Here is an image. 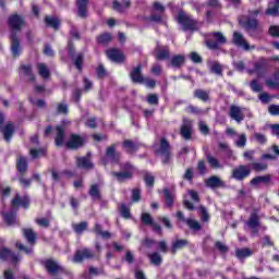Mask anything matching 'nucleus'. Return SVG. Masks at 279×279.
I'll return each mask as SVG.
<instances>
[{
    "instance_id": "obj_43",
    "label": "nucleus",
    "mask_w": 279,
    "mask_h": 279,
    "mask_svg": "<svg viewBox=\"0 0 279 279\" xmlns=\"http://www.w3.org/2000/svg\"><path fill=\"white\" fill-rule=\"evenodd\" d=\"M182 64H184V56L177 54L171 58V65L174 68H180Z\"/></svg>"
},
{
    "instance_id": "obj_10",
    "label": "nucleus",
    "mask_w": 279,
    "mask_h": 279,
    "mask_svg": "<svg viewBox=\"0 0 279 279\" xmlns=\"http://www.w3.org/2000/svg\"><path fill=\"white\" fill-rule=\"evenodd\" d=\"M229 117L236 121V123H241L243 119H245V114L243 113V108L232 105L229 109Z\"/></svg>"
},
{
    "instance_id": "obj_12",
    "label": "nucleus",
    "mask_w": 279,
    "mask_h": 279,
    "mask_svg": "<svg viewBox=\"0 0 279 279\" xmlns=\"http://www.w3.org/2000/svg\"><path fill=\"white\" fill-rule=\"evenodd\" d=\"M46 269L52 276H56L59 271H64V268L56 259L46 260Z\"/></svg>"
},
{
    "instance_id": "obj_45",
    "label": "nucleus",
    "mask_w": 279,
    "mask_h": 279,
    "mask_svg": "<svg viewBox=\"0 0 279 279\" xmlns=\"http://www.w3.org/2000/svg\"><path fill=\"white\" fill-rule=\"evenodd\" d=\"M123 145L129 154H134V151L138 149V146L134 142L129 140L124 141Z\"/></svg>"
},
{
    "instance_id": "obj_64",
    "label": "nucleus",
    "mask_w": 279,
    "mask_h": 279,
    "mask_svg": "<svg viewBox=\"0 0 279 279\" xmlns=\"http://www.w3.org/2000/svg\"><path fill=\"white\" fill-rule=\"evenodd\" d=\"M144 180L147 186H154V175L151 173H146Z\"/></svg>"
},
{
    "instance_id": "obj_38",
    "label": "nucleus",
    "mask_w": 279,
    "mask_h": 279,
    "mask_svg": "<svg viewBox=\"0 0 279 279\" xmlns=\"http://www.w3.org/2000/svg\"><path fill=\"white\" fill-rule=\"evenodd\" d=\"M17 171L19 173H25L27 171V159L25 157L17 158Z\"/></svg>"
},
{
    "instance_id": "obj_6",
    "label": "nucleus",
    "mask_w": 279,
    "mask_h": 279,
    "mask_svg": "<svg viewBox=\"0 0 279 279\" xmlns=\"http://www.w3.org/2000/svg\"><path fill=\"white\" fill-rule=\"evenodd\" d=\"M8 23L12 32H21V29L23 28V25H25V20L23 19V16L14 14L9 17Z\"/></svg>"
},
{
    "instance_id": "obj_59",
    "label": "nucleus",
    "mask_w": 279,
    "mask_h": 279,
    "mask_svg": "<svg viewBox=\"0 0 279 279\" xmlns=\"http://www.w3.org/2000/svg\"><path fill=\"white\" fill-rule=\"evenodd\" d=\"M147 102L150 104V106H158V95L156 94L148 95Z\"/></svg>"
},
{
    "instance_id": "obj_47",
    "label": "nucleus",
    "mask_w": 279,
    "mask_h": 279,
    "mask_svg": "<svg viewBox=\"0 0 279 279\" xmlns=\"http://www.w3.org/2000/svg\"><path fill=\"white\" fill-rule=\"evenodd\" d=\"M110 40H112V35H110L109 33H104L97 38V41L99 43V45H108Z\"/></svg>"
},
{
    "instance_id": "obj_2",
    "label": "nucleus",
    "mask_w": 279,
    "mask_h": 279,
    "mask_svg": "<svg viewBox=\"0 0 279 279\" xmlns=\"http://www.w3.org/2000/svg\"><path fill=\"white\" fill-rule=\"evenodd\" d=\"M246 226H248L253 236H256L259 230H267V228L260 226V220L256 213L251 214V217L246 221Z\"/></svg>"
},
{
    "instance_id": "obj_22",
    "label": "nucleus",
    "mask_w": 279,
    "mask_h": 279,
    "mask_svg": "<svg viewBox=\"0 0 279 279\" xmlns=\"http://www.w3.org/2000/svg\"><path fill=\"white\" fill-rule=\"evenodd\" d=\"M143 66L142 65H137L135 69L132 70L131 72V80L132 82H134L135 84H141V82H143V74L141 73Z\"/></svg>"
},
{
    "instance_id": "obj_37",
    "label": "nucleus",
    "mask_w": 279,
    "mask_h": 279,
    "mask_svg": "<svg viewBox=\"0 0 279 279\" xmlns=\"http://www.w3.org/2000/svg\"><path fill=\"white\" fill-rule=\"evenodd\" d=\"M37 69H38V73L39 75L44 78L47 80L49 78V68H47V65L45 63H39L37 64Z\"/></svg>"
},
{
    "instance_id": "obj_27",
    "label": "nucleus",
    "mask_w": 279,
    "mask_h": 279,
    "mask_svg": "<svg viewBox=\"0 0 279 279\" xmlns=\"http://www.w3.org/2000/svg\"><path fill=\"white\" fill-rule=\"evenodd\" d=\"M269 182H271V174L255 177L252 179L251 184H253V186H258V184H269Z\"/></svg>"
},
{
    "instance_id": "obj_21",
    "label": "nucleus",
    "mask_w": 279,
    "mask_h": 279,
    "mask_svg": "<svg viewBox=\"0 0 279 279\" xmlns=\"http://www.w3.org/2000/svg\"><path fill=\"white\" fill-rule=\"evenodd\" d=\"M265 66H267V59L262 58L258 62L255 63L254 70H248V73H257L258 77H263Z\"/></svg>"
},
{
    "instance_id": "obj_13",
    "label": "nucleus",
    "mask_w": 279,
    "mask_h": 279,
    "mask_svg": "<svg viewBox=\"0 0 279 279\" xmlns=\"http://www.w3.org/2000/svg\"><path fill=\"white\" fill-rule=\"evenodd\" d=\"M247 175H250V169L247 166H239L232 171V178L234 180H244V178H247Z\"/></svg>"
},
{
    "instance_id": "obj_35",
    "label": "nucleus",
    "mask_w": 279,
    "mask_h": 279,
    "mask_svg": "<svg viewBox=\"0 0 279 279\" xmlns=\"http://www.w3.org/2000/svg\"><path fill=\"white\" fill-rule=\"evenodd\" d=\"M23 234L31 245H34V243H36V233H34V230L24 229Z\"/></svg>"
},
{
    "instance_id": "obj_46",
    "label": "nucleus",
    "mask_w": 279,
    "mask_h": 279,
    "mask_svg": "<svg viewBox=\"0 0 279 279\" xmlns=\"http://www.w3.org/2000/svg\"><path fill=\"white\" fill-rule=\"evenodd\" d=\"M148 258L150 259V263L153 265H160L162 263V256L159 255V253H151L148 254Z\"/></svg>"
},
{
    "instance_id": "obj_15",
    "label": "nucleus",
    "mask_w": 279,
    "mask_h": 279,
    "mask_svg": "<svg viewBox=\"0 0 279 279\" xmlns=\"http://www.w3.org/2000/svg\"><path fill=\"white\" fill-rule=\"evenodd\" d=\"M214 38L216 41H207V47L209 49H219V45H226V37L221 33H214Z\"/></svg>"
},
{
    "instance_id": "obj_11",
    "label": "nucleus",
    "mask_w": 279,
    "mask_h": 279,
    "mask_svg": "<svg viewBox=\"0 0 279 279\" xmlns=\"http://www.w3.org/2000/svg\"><path fill=\"white\" fill-rule=\"evenodd\" d=\"M107 56L111 62H117L118 64L125 62V54H123L119 49L112 48L107 50Z\"/></svg>"
},
{
    "instance_id": "obj_1",
    "label": "nucleus",
    "mask_w": 279,
    "mask_h": 279,
    "mask_svg": "<svg viewBox=\"0 0 279 279\" xmlns=\"http://www.w3.org/2000/svg\"><path fill=\"white\" fill-rule=\"evenodd\" d=\"M177 21L181 24L184 32H195V29H197V21L193 20V17L184 11L179 12Z\"/></svg>"
},
{
    "instance_id": "obj_53",
    "label": "nucleus",
    "mask_w": 279,
    "mask_h": 279,
    "mask_svg": "<svg viewBox=\"0 0 279 279\" xmlns=\"http://www.w3.org/2000/svg\"><path fill=\"white\" fill-rule=\"evenodd\" d=\"M142 223H144L145 226H151L154 223L151 215L147 213L142 214Z\"/></svg>"
},
{
    "instance_id": "obj_18",
    "label": "nucleus",
    "mask_w": 279,
    "mask_h": 279,
    "mask_svg": "<svg viewBox=\"0 0 279 279\" xmlns=\"http://www.w3.org/2000/svg\"><path fill=\"white\" fill-rule=\"evenodd\" d=\"M266 86L272 90H278L279 88V70H276L274 74L266 80Z\"/></svg>"
},
{
    "instance_id": "obj_63",
    "label": "nucleus",
    "mask_w": 279,
    "mask_h": 279,
    "mask_svg": "<svg viewBox=\"0 0 279 279\" xmlns=\"http://www.w3.org/2000/svg\"><path fill=\"white\" fill-rule=\"evenodd\" d=\"M268 112H270L274 117H278L279 114V105H270L268 108Z\"/></svg>"
},
{
    "instance_id": "obj_49",
    "label": "nucleus",
    "mask_w": 279,
    "mask_h": 279,
    "mask_svg": "<svg viewBox=\"0 0 279 279\" xmlns=\"http://www.w3.org/2000/svg\"><path fill=\"white\" fill-rule=\"evenodd\" d=\"M163 195L166 199V206L171 207L173 205V194H171L168 189H165Z\"/></svg>"
},
{
    "instance_id": "obj_30",
    "label": "nucleus",
    "mask_w": 279,
    "mask_h": 279,
    "mask_svg": "<svg viewBox=\"0 0 279 279\" xmlns=\"http://www.w3.org/2000/svg\"><path fill=\"white\" fill-rule=\"evenodd\" d=\"M158 154L166 158V162L167 160H169V142H167V140L161 138V144Z\"/></svg>"
},
{
    "instance_id": "obj_44",
    "label": "nucleus",
    "mask_w": 279,
    "mask_h": 279,
    "mask_svg": "<svg viewBox=\"0 0 279 279\" xmlns=\"http://www.w3.org/2000/svg\"><path fill=\"white\" fill-rule=\"evenodd\" d=\"M169 59V47H163L157 50V60Z\"/></svg>"
},
{
    "instance_id": "obj_39",
    "label": "nucleus",
    "mask_w": 279,
    "mask_h": 279,
    "mask_svg": "<svg viewBox=\"0 0 279 279\" xmlns=\"http://www.w3.org/2000/svg\"><path fill=\"white\" fill-rule=\"evenodd\" d=\"M64 143V129L57 126L56 145L60 147Z\"/></svg>"
},
{
    "instance_id": "obj_14",
    "label": "nucleus",
    "mask_w": 279,
    "mask_h": 279,
    "mask_svg": "<svg viewBox=\"0 0 279 279\" xmlns=\"http://www.w3.org/2000/svg\"><path fill=\"white\" fill-rule=\"evenodd\" d=\"M21 51H23V48L21 47V41L16 37V35L11 36V53L13 58H19L21 56Z\"/></svg>"
},
{
    "instance_id": "obj_24",
    "label": "nucleus",
    "mask_w": 279,
    "mask_h": 279,
    "mask_svg": "<svg viewBox=\"0 0 279 279\" xmlns=\"http://www.w3.org/2000/svg\"><path fill=\"white\" fill-rule=\"evenodd\" d=\"M240 25H242V27H245V29H256V27H258V21L254 19L245 20V17H242L240 19Z\"/></svg>"
},
{
    "instance_id": "obj_61",
    "label": "nucleus",
    "mask_w": 279,
    "mask_h": 279,
    "mask_svg": "<svg viewBox=\"0 0 279 279\" xmlns=\"http://www.w3.org/2000/svg\"><path fill=\"white\" fill-rule=\"evenodd\" d=\"M211 73H215L216 75H221V65L219 63H214L210 66Z\"/></svg>"
},
{
    "instance_id": "obj_5",
    "label": "nucleus",
    "mask_w": 279,
    "mask_h": 279,
    "mask_svg": "<svg viewBox=\"0 0 279 279\" xmlns=\"http://www.w3.org/2000/svg\"><path fill=\"white\" fill-rule=\"evenodd\" d=\"M233 45L243 49L244 51H250V49H254V46H250L243 34L239 32L233 33Z\"/></svg>"
},
{
    "instance_id": "obj_41",
    "label": "nucleus",
    "mask_w": 279,
    "mask_h": 279,
    "mask_svg": "<svg viewBox=\"0 0 279 279\" xmlns=\"http://www.w3.org/2000/svg\"><path fill=\"white\" fill-rule=\"evenodd\" d=\"M201 221H204L205 223H208L210 221V215L208 214V210L204 206H199L198 208Z\"/></svg>"
},
{
    "instance_id": "obj_62",
    "label": "nucleus",
    "mask_w": 279,
    "mask_h": 279,
    "mask_svg": "<svg viewBox=\"0 0 279 279\" xmlns=\"http://www.w3.org/2000/svg\"><path fill=\"white\" fill-rule=\"evenodd\" d=\"M190 60H192V62H194L195 64H199L202 62V57L197 54V52H192L190 54Z\"/></svg>"
},
{
    "instance_id": "obj_40",
    "label": "nucleus",
    "mask_w": 279,
    "mask_h": 279,
    "mask_svg": "<svg viewBox=\"0 0 279 279\" xmlns=\"http://www.w3.org/2000/svg\"><path fill=\"white\" fill-rule=\"evenodd\" d=\"M94 232L97 236H101L102 239H110L111 236L110 232L101 230V225L99 223H96Z\"/></svg>"
},
{
    "instance_id": "obj_4",
    "label": "nucleus",
    "mask_w": 279,
    "mask_h": 279,
    "mask_svg": "<svg viewBox=\"0 0 279 279\" xmlns=\"http://www.w3.org/2000/svg\"><path fill=\"white\" fill-rule=\"evenodd\" d=\"M165 10L166 8L162 3L154 2L150 21H154V23H162V14H165Z\"/></svg>"
},
{
    "instance_id": "obj_32",
    "label": "nucleus",
    "mask_w": 279,
    "mask_h": 279,
    "mask_svg": "<svg viewBox=\"0 0 279 279\" xmlns=\"http://www.w3.org/2000/svg\"><path fill=\"white\" fill-rule=\"evenodd\" d=\"M234 145L240 148L245 147L247 145V135L245 133L238 134L236 138H234Z\"/></svg>"
},
{
    "instance_id": "obj_55",
    "label": "nucleus",
    "mask_w": 279,
    "mask_h": 279,
    "mask_svg": "<svg viewBox=\"0 0 279 279\" xmlns=\"http://www.w3.org/2000/svg\"><path fill=\"white\" fill-rule=\"evenodd\" d=\"M251 89L253 90V93H260V90H263V86L260 85V83H258L257 80H253L251 82Z\"/></svg>"
},
{
    "instance_id": "obj_57",
    "label": "nucleus",
    "mask_w": 279,
    "mask_h": 279,
    "mask_svg": "<svg viewBox=\"0 0 279 279\" xmlns=\"http://www.w3.org/2000/svg\"><path fill=\"white\" fill-rule=\"evenodd\" d=\"M57 112H58L59 114H68V112H69V106H66V104H63V102L59 104V105L57 106Z\"/></svg>"
},
{
    "instance_id": "obj_3",
    "label": "nucleus",
    "mask_w": 279,
    "mask_h": 279,
    "mask_svg": "<svg viewBox=\"0 0 279 279\" xmlns=\"http://www.w3.org/2000/svg\"><path fill=\"white\" fill-rule=\"evenodd\" d=\"M134 171V167L130 163H124L121 167V172H113V175L117 178L118 182H125V180H130L132 178V173Z\"/></svg>"
},
{
    "instance_id": "obj_52",
    "label": "nucleus",
    "mask_w": 279,
    "mask_h": 279,
    "mask_svg": "<svg viewBox=\"0 0 279 279\" xmlns=\"http://www.w3.org/2000/svg\"><path fill=\"white\" fill-rule=\"evenodd\" d=\"M184 245H186V240H177L172 244V252H173V254H175V252H178V250H181V247H184Z\"/></svg>"
},
{
    "instance_id": "obj_60",
    "label": "nucleus",
    "mask_w": 279,
    "mask_h": 279,
    "mask_svg": "<svg viewBox=\"0 0 279 279\" xmlns=\"http://www.w3.org/2000/svg\"><path fill=\"white\" fill-rule=\"evenodd\" d=\"M22 71L24 75H28L32 82H34V75H32V65H22Z\"/></svg>"
},
{
    "instance_id": "obj_31",
    "label": "nucleus",
    "mask_w": 279,
    "mask_h": 279,
    "mask_svg": "<svg viewBox=\"0 0 279 279\" xmlns=\"http://www.w3.org/2000/svg\"><path fill=\"white\" fill-rule=\"evenodd\" d=\"M46 25L48 27H52V29H59L60 27V20L57 16H46Z\"/></svg>"
},
{
    "instance_id": "obj_29",
    "label": "nucleus",
    "mask_w": 279,
    "mask_h": 279,
    "mask_svg": "<svg viewBox=\"0 0 279 279\" xmlns=\"http://www.w3.org/2000/svg\"><path fill=\"white\" fill-rule=\"evenodd\" d=\"M112 7L116 12H125V10L130 9V0H125L124 2L114 0Z\"/></svg>"
},
{
    "instance_id": "obj_28",
    "label": "nucleus",
    "mask_w": 279,
    "mask_h": 279,
    "mask_svg": "<svg viewBox=\"0 0 279 279\" xmlns=\"http://www.w3.org/2000/svg\"><path fill=\"white\" fill-rule=\"evenodd\" d=\"M76 163L81 169H93V162H90L89 157H78Z\"/></svg>"
},
{
    "instance_id": "obj_50",
    "label": "nucleus",
    "mask_w": 279,
    "mask_h": 279,
    "mask_svg": "<svg viewBox=\"0 0 279 279\" xmlns=\"http://www.w3.org/2000/svg\"><path fill=\"white\" fill-rule=\"evenodd\" d=\"M194 95L195 97H197V99H201L202 101H208V93L206 90L196 89Z\"/></svg>"
},
{
    "instance_id": "obj_9",
    "label": "nucleus",
    "mask_w": 279,
    "mask_h": 279,
    "mask_svg": "<svg viewBox=\"0 0 279 279\" xmlns=\"http://www.w3.org/2000/svg\"><path fill=\"white\" fill-rule=\"evenodd\" d=\"M0 260H11L14 265L21 260V257L16 254L12 253L9 248L1 247L0 248Z\"/></svg>"
},
{
    "instance_id": "obj_26",
    "label": "nucleus",
    "mask_w": 279,
    "mask_h": 279,
    "mask_svg": "<svg viewBox=\"0 0 279 279\" xmlns=\"http://www.w3.org/2000/svg\"><path fill=\"white\" fill-rule=\"evenodd\" d=\"M107 158H110L112 162H119V159L121 158V154L117 153L116 145L107 148Z\"/></svg>"
},
{
    "instance_id": "obj_8",
    "label": "nucleus",
    "mask_w": 279,
    "mask_h": 279,
    "mask_svg": "<svg viewBox=\"0 0 279 279\" xmlns=\"http://www.w3.org/2000/svg\"><path fill=\"white\" fill-rule=\"evenodd\" d=\"M93 256H95V254L90 248H82L76 251L72 260L73 263H82L84 260H88V258H93Z\"/></svg>"
},
{
    "instance_id": "obj_36",
    "label": "nucleus",
    "mask_w": 279,
    "mask_h": 279,
    "mask_svg": "<svg viewBox=\"0 0 279 279\" xmlns=\"http://www.w3.org/2000/svg\"><path fill=\"white\" fill-rule=\"evenodd\" d=\"M186 226H189L190 230H193L194 232H198V230H202V225L195 219L187 218L185 220Z\"/></svg>"
},
{
    "instance_id": "obj_23",
    "label": "nucleus",
    "mask_w": 279,
    "mask_h": 279,
    "mask_svg": "<svg viewBox=\"0 0 279 279\" xmlns=\"http://www.w3.org/2000/svg\"><path fill=\"white\" fill-rule=\"evenodd\" d=\"M206 186L209 189H219V186H223V181L219 179V177L214 175L206 180L205 182Z\"/></svg>"
},
{
    "instance_id": "obj_16",
    "label": "nucleus",
    "mask_w": 279,
    "mask_h": 279,
    "mask_svg": "<svg viewBox=\"0 0 279 279\" xmlns=\"http://www.w3.org/2000/svg\"><path fill=\"white\" fill-rule=\"evenodd\" d=\"M85 141L80 135H71L70 140L68 141V147L69 149H78V147H82L84 145Z\"/></svg>"
},
{
    "instance_id": "obj_58",
    "label": "nucleus",
    "mask_w": 279,
    "mask_h": 279,
    "mask_svg": "<svg viewBox=\"0 0 279 279\" xmlns=\"http://www.w3.org/2000/svg\"><path fill=\"white\" fill-rule=\"evenodd\" d=\"M82 62H84V54L80 53L77 57L74 59V64L78 71H82Z\"/></svg>"
},
{
    "instance_id": "obj_7",
    "label": "nucleus",
    "mask_w": 279,
    "mask_h": 279,
    "mask_svg": "<svg viewBox=\"0 0 279 279\" xmlns=\"http://www.w3.org/2000/svg\"><path fill=\"white\" fill-rule=\"evenodd\" d=\"M3 121H5V117L3 113H0V132H2L5 141H10V138H12V134H14V125L12 123H8L3 128Z\"/></svg>"
},
{
    "instance_id": "obj_42",
    "label": "nucleus",
    "mask_w": 279,
    "mask_h": 279,
    "mask_svg": "<svg viewBox=\"0 0 279 279\" xmlns=\"http://www.w3.org/2000/svg\"><path fill=\"white\" fill-rule=\"evenodd\" d=\"M72 228L76 234H82L88 228V223L86 221L80 222V223H74L72 225Z\"/></svg>"
},
{
    "instance_id": "obj_51",
    "label": "nucleus",
    "mask_w": 279,
    "mask_h": 279,
    "mask_svg": "<svg viewBox=\"0 0 279 279\" xmlns=\"http://www.w3.org/2000/svg\"><path fill=\"white\" fill-rule=\"evenodd\" d=\"M89 195H90V197H93V199H99V197H100L99 185H97V184L92 185V187L89 190Z\"/></svg>"
},
{
    "instance_id": "obj_34",
    "label": "nucleus",
    "mask_w": 279,
    "mask_h": 279,
    "mask_svg": "<svg viewBox=\"0 0 279 279\" xmlns=\"http://www.w3.org/2000/svg\"><path fill=\"white\" fill-rule=\"evenodd\" d=\"M2 217L8 226H14L16 223V214L12 211L7 214L2 211Z\"/></svg>"
},
{
    "instance_id": "obj_54",
    "label": "nucleus",
    "mask_w": 279,
    "mask_h": 279,
    "mask_svg": "<svg viewBox=\"0 0 279 279\" xmlns=\"http://www.w3.org/2000/svg\"><path fill=\"white\" fill-rule=\"evenodd\" d=\"M46 150L45 148L40 149H31V156L32 158H41V156H45Z\"/></svg>"
},
{
    "instance_id": "obj_17",
    "label": "nucleus",
    "mask_w": 279,
    "mask_h": 279,
    "mask_svg": "<svg viewBox=\"0 0 279 279\" xmlns=\"http://www.w3.org/2000/svg\"><path fill=\"white\" fill-rule=\"evenodd\" d=\"M193 128V122L186 118L183 119V124L181 126V136L189 141L191 138V130Z\"/></svg>"
},
{
    "instance_id": "obj_56",
    "label": "nucleus",
    "mask_w": 279,
    "mask_h": 279,
    "mask_svg": "<svg viewBox=\"0 0 279 279\" xmlns=\"http://www.w3.org/2000/svg\"><path fill=\"white\" fill-rule=\"evenodd\" d=\"M279 9L274 4H269L268 9L266 10V14L268 16H278Z\"/></svg>"
},
{
    "instance_id": "obj_20",
    "label": "nucleus",
    "mask_w": 279,
    "mask_h": 279,
    "mask_svg": "<svg viewBox=\"0 0 279 279\" xmlns=\"http://www.w3.org/2000/svg\"><path fill=\"white\" fill-rule=\"evenodd\" d=\"M87 5L88 0H76L77 14L81 19H86V16H88Z\"/></svg>"
},
{
    "instance_id": "obj_25",
    "label": "nucleus",
    "mask_w": 279,
    "mask_h": 279,
    "mask_svg": "<svg viewBox=\"0 0 279 279\" xmlns=\"http://www.w3.org/2000/svg\"><path fill=\"white\" fill-rule=\"evenodd\" d=\"M207 162L211 169H223V163L215 156L207 155Z\"/></svg>"
},
{
    "instance_id": "obj_33",
    "label": "nucleus",
    "mask_w": 279,
    "mask_h": 279,
    "mask_svg": "<svg viewBox=\"0 0 279 279\" xmlns=\"http://www.w3.org/2000/svg\"><path fill=\"white\" fill-rule=\"evenodd\" d=\"M235 256L240 260H243V258H250V256H252V250H250V248H238L235 251Z\"/></svg>"
},
{
    "instance_id": "obj_19",
    "label": "nucleus",
    "mask_w": 279,
    "mask_h": 279,
    "mask_svg": "<svg viewBox=\"0 0 279 279\" xmlns=\"http://www.w3.org/2000/svg\"><path fill=\"white\" fill-rule=\"evenodd\" d=\"M12 208H19V206H23V208H27L29 206V197L24 196L21 198V195L16 194V196L13 198Z\"/></svg>"
},
{
    "instance_id": "obj_48",
    "label": "nucleus",
    "mask_w": 279,
    "mask_h": 279,
    "mask_svg": "<svg viewBox=\"0 0 279 279\" xmlns=\"http://www.w3.org/2000/svg\"><path fill=\"white\" fill-rule=\"evenodd\" d=\"M251 167L253 171L259 172V171H267L268 166H267V162H253Z\"/></svg>"
}]
</instances>
